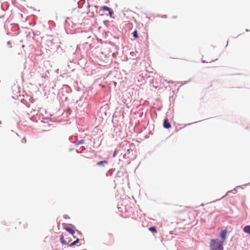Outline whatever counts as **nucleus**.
<instances>
[{
    "mask_svg": "<svg viewBox=\"0 0 250 250\" xmlns=\"http://www.w3.org/2000/svg\"><path fill=\"white\" fill-rule=\"evenodd\" d=\"M163 125L164 127L167 129L171 127V125L167 118L165 119Z\"/></svg>",
    "mask_w": 250,
    "mask_h": 250,
    "instance_id": "7ed1b4c3",
    "label": "nucleus"
},
{
    "mask_svg": "<svg viewBox=\"0 0 250 250\" xmlns=\"http://www.w3.org/2000/svg\"><path fill=\"white\" fill-rule=\"evenodd\" d=\"M65 230L67 231L69 233L71 234L72 235H73L75 233V231L71 228L70 227H65Z\"/></svg>",
    "mask_w": 250,
    "mask_h": 250,
    "instance_id": "423d86ee",
    "label": "nucleus"
},
{
    "mask_svg": "<svg viewBox=\"0 0 250 250\" xmlns=\"http://www.w3.org/2000/svg\"><path fill=\"white\" fill-rule=\"evenodd\" d=\"M133 37L135 38V39H138L139 38L138 37V32H137V31L136 30H135L133 33Z\"/></svg>",
    "mask_w": 250,
    "mask_h": 250,
    "instance_id": "9b49d317",
    "label": "nucleus"
},
{
    "mask_svg": "<svg viewBox=\"0 0 250 250\" xmlns=\"http://www.w3.org/2000/svg\"><path fill=\"white\" fill-rule=\"evenodd\" d=\"M60 240L62 244L63 245H67L70 242V240H68L66 241L64 239V236L63 235H61L60 236Z\"/></svg>",
    "mask_w": 250,
    "mask_h": 250,
    "instance_id": "20e7f679",
    "label": "nucleus"
},
{
    "mask_svg": "<svg viewBox=\"0 0 250 250\" xmlns=\"http://www.w3.org/2000/svg\"><path fill=\"white\" fill-rule=\"evenodd\" d=\"M107 163L108 162L107 161H100V162H98L97 165L99 166H104V165L107 164Z\"/></svg>",
    "mask_w": 250,
    "mask_h": 250,
    "instance_id": "0eeeda50",
    "label": "nucleus"
},
{
    "mask_svg": "<svg viewBox=\"0 0 250 250\" xmlns=\"http://www.w3.org/2000/svg\"><path fill=\"white\" fill-rule=\"evenodd\" d=\"M223 243L217 239H212L210 242V250H223Z\"/></svg>",
    "mask_w": 250,
    "mask_h": 250,
    "instance_id": "f257e3e1",
    "label": "nucleus"
},
{
    "mask_svg": "<svg viewBox=\"0 0 250 250\" xmlns=\"http://www.w3.org/2000/svg\"><path fill=\"white\" fill-rule=\"evenodd\" d=\"M148 229L150 231L154 232L155 233L157 232V229L155 227H151L149 228Z\"/></svg>",
    "mask_w": 250,
    "mask_h": 250,
    "instance_id": "1a4fd4ad",
    "label": "nucleus"
},
{
    "mask_svg": "<svg viewBox=\"0 0 250 250\" xmlns=\"http://www.w3.org/2000/svg\"><path fill=\"white\" fill-rule=\"evenodd\" d=\"M243 230L245 232L249 234L250 235V226H245L243 229Z\"/></svg>",
    "mask_w": 250,
    "mask_h": 250,
    "instance_id": "39448f33",
    "label": "nucleus"
},
{
    "mask_svg": "<svg viewBox=\"0 0 250 250\" xmlns=\"http://www.w3.org/2000/svg\"><path fill=\"white\" fill-rule=\"evenodd\" d=\"M21 224V222L19 221V220H17L16 222V225L17 226L18 225H20Z\"/></svg>",
    "mask_w": 250,
    "mask_h": 250,
    "instance_id": "2eb2a0df",
    "label": "nucleus"
},
{
    "mask_svg": "<svg viewBox=\"0 0 250 250\" xmlns=\"http://www.w3.org/2000/svg\"><path fill=\"white\" fill-rule=\"evenodd\" d=\"M108 12H109V14L110 16L111 17H112V15H113V13H113V11H112V10H111V9H110V11H108Z\"/></svg>",
    "mask_w": 250,
    "mask_h": 250,
    "instance_id": "ddd939ff",
    "label": "nucleus"
},
{
    "mask_svg": "<svg viewBox=\"0 0 250 250\" xmlns=\"http://www.w3.org/2000/svg\"><path fill=\"white\" fill-rule=\"evenodd\" d=\"M226 234H227V230H224L221 231V232L220 233V237L222 239V241H220L221 242H222L223 243L224 242V241H225V239H226Z\"/></svg>",
    "mask_w": 250,
    "mask_h": 250,
    "instance_id": "f03ea898",
    "label": "nucleus"
},
{
    "mask_svg": "<svg viewBox=\"0 0 250 250\" xmlns=\"http://www.w3.org/2000/svg\"><path fill=\"white\" fill-rule=\"evenodd\" d=\"M117 154V151L116 150H115L114 152L113 157H115L116 156Z\"/></svg>",
    "mask_w": 250,
    "mask_h": 250,
    "instance_id": "4468645a",
    "label": "nucleus"
},
{
    "mask_svg": "<svg viewBox=\"0 0 250 250\" xmlns=\"http://www.w3.org/2000/svg\"><path fill=\"white\" fill-rule=\"evenodd\" d=\"M101 9L103 11H110V8H109L108 7L106 6H102Z\"/></svg>",
    "mask_w": 250,
    "mask_h": 250,
    "instance_id": "6e6552de",
    "label": "nucleus"
},
{
    "mask_svg": "<svg viewBox=\"0 0 250 250\" xmlns=\"http://www.w3.org/2000/svg\"><path fill=\"white\" fill-rule=\"evenodd\" d=\"M79 242V239L77 238L75 241L70 244V246L72 247L75 245L77 243Z\"/></svg>",
    "mask_w": 250,
    "mask_h": 250,
    "instance_id": "f8f14e48",
    "label": "nucleus"
},
{
    "mask_svg": "<svg viewBox=\"0 0 250 250\" xmlns=\"http://www.w3.org/2000/svg\"><path fill=\"white\" fill-rule=\"evenodd\" d=\"M84 143V140H81L80 141H77L75 142V144L76 145H80L81 144H83Z\"/></svg>",
    "mask_w": 250,
    "mask_h": 250,
    "instance_id": "9d476101",
    "label": "nucleus"
}]
</instances>
